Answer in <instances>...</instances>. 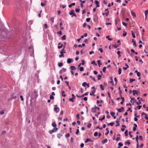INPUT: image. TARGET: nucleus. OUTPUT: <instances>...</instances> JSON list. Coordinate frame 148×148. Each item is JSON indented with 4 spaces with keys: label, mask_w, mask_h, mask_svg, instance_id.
<instances>
[{
    "label": "nucleus",
    "mask_w": 148,
    "mask_h": 148,
    "mask_svg": "<svg viewBox=\"0 0 148 148\" xmlns=\"http://www.w3.org/2000/svg\"><path fill=\"white\" fill-rule=\"evenodd\" d=\"M58 130V128L57 127H54L53 130H50L49 131V133L51 134L53 133L56 132Z\"/></svg>",
    "instance_id": "f257e3e1"
},
{
    "label": "nucleus",
    "mask_w": 148,
    "mask_h": 148,
    "mask_svg": "<svg viewBox=\"0 0 148 148\" xmlns=\"http://www.w3.org/2000/svg\"><path fill=\"white\" fill-rule=\"evenodd\" d=\"M74 10H71V12H69V14L70 15H72V17H73V16H75V17L76 16V14L74 13Z\"/></svg>",
    "instance_id": "f03ea898"
},
{
    "label": "nucleus",
    "mask_w": 148,
    "mask_h": 148,
    "mask_svg": "<svg viewBox=\"0 0 148 148\" xmlns=\"http://www.w3.org/2000/svg\"><path fill=\"white\" fill-rule=\"evenodd\" d=\"M54 111L56 113L60 111V109L59 108H58L56 105L54 106Z\"/></svg>",
    "instance_id": "7ed1b4c3"
},
{
    "label": "nucleus",
    "mask_w": 148,
    "mask_h": 148,
    "mask_svg": "<svg viewBox=\"0 0 148 148\" xmlns=\"http://www.w3.org/2000/svg\"><path fill=\"white\" fill-rule=\"evenodd\" d=\"M124 109V108L123 107H121V108H117L116 110L118 111V112H121L122 111H123Z\"/></svg>",
    "instance_id": "20e7f679"
},
{
    "label": "nucleus",
    "mask_w": 148,
    "mask_h": 148,
    "mask_svg": "<svg viewBox=\"0 0 148 148\" xmlns=\"http://www.w3.org/2000/svg\"><path fill=\"white\" fill-rule=\"evenodd\" d=\"M73 61V60L72 59L69 58L67 59V62L68 64H70Z\"/></svg>",
    "instance_id": "39448f33"
},
{
    "label": "nucleus",
    "mask_w": 148,
    "mask_h": 148,
    "mask_svg": "<svg viewBox=\"0 0 148 148\" xmlns=\"http://www.w3.org/2000/svg\"><path fill=\"white\" fill-rule=\"evenodd\" d=\"M95 92H96L95 89L92 90V91L91 92H90V95H93L94 96H95V95H94V94L95 93Z\"/></svg>",
    "instance_id": "423d86ee"
},
{
    "label": "nucleus",
    "mask_w": 148,
    "mask_h": 148,
    "mask_svg": "<svg viewBox=\"0 0 148 148\" xmlns=\"http://www.w3.org/2000/svg\"><path fill=\"white\" fill-rule=\"evenodd\" d=\"M96 111V109L95 108V106L94 107L92 108L91 109V112H92L94 113Z\"/></svg>",
    "instance_id": "0eeeda50"
},
{
    "label": "nucleus",
    "mask_w": 148,
    "mask_h": 148,
    "mask_svg": "<svg viewBox=\"0 0 148 148\" xmlns=\"http://www.w3.org/2000/svg\"><path fill=\"white\" fill-rule=\"evenodd\" d=\"M62 132H60L57 134V137L59 138H60L62 136Z\"/></svg>",
    "instance_id": "6e6552de"
},
{
    "label": "nucleus",
    "mask_w": 148,
    "mask_h": 148,
    "mask_svg": "<svg viewBox=\"0 0 148 148\" xmlns=\"http://www.w3.org/2000/svg\"><path fill=\"white\" fill-rule=\"evenodd\" d=\"M70 69H71V70H75L76 69V67H75V66H70Z\"/></svg>",
    "instance_id": "1a4fd4ad"
},
{
    "label": "nucleus",
    "mask_w": 148,
    "mask_h": 148,
    "mask_svg": "<svg viewBox=\"0 0 148 148\" xmlns=\"http://www.w3.org/2000/svg\"><path fill=\"white\" fill-rule=\"evenodd\" d=\"M131 14L132 15L135 17H136V14L134 12H132V11H131Z\"/></svg>",
    "instance_id": "9d476101"
},
{
    "label": "nucleus",
    "mask_w": 148,
    "mask_h": 148,
    "mask_svg": "<svg viewBox=\"0 0 148 148\" xmlns=\"http://www.w3.org/2000/svg\"><path fill=\"white\" fill-rule=\"evenodd\" d=\"M52 126L54 127H56L57 125L55 122H53L52 123Z\"/></svg>",
    "instance_id": "9b49d317"
},
{
    "label": "nucleus",
    "mask_w": 148,
    "mask_h": 148,
    "mask_svg": "<svg viewBox=\"0 0 148 148\" xmlns=\"http://www.w3.org/2000/svg\"><path fill=\"white\" fill-rule=\"evenodd\" d=\"M54 17H52L51 18L50 21L52 23H53L54 22Z\"/></svg>",
    "instance_id": "f8f14e48"
},
{
    "label": "nucleus",
    "mask_w": 148,
    "mask_h": 148,
    "mask_svg": "<svg viewBox=\"0 0 148 148\" xmlns=\"http://www.w3.org/2000/svg\"><path fill=\"white\" fill-rule=\"evenodd\" d=\"M132 92H133V94L134 95L135 94H137V91L136 90H133Z\"/></svg>",
    "instance_id": "ddd939ff"
},
{
    "label": "nucleus",
    "mask_w": 148,
    "mask_h": 148,
    "mask_svg": "<svg viewBox=\"0 0 148 148\" xmlns=\"http://www.w3.org/2000/svg\"><path fill=\"white\" fill-rule=\"evenodd\" d=\"M75 5V3H73L69 5V8H71L72 5L74 6Z\"/></svg>",
    "instance_id": "4468645a"
},
{
    "label": "nucleus",
    "mask_w": 148,
    "mask_h": 148,
    "mask_svg": "<svg viewBox=\"0 0 148 148\" xmlns=\"http://www.w3.org/2000/svg\"><path fill=\"white\" fill-rule=\"evenodd\" d=\"M108 142V140L107 138H105L102 141V143L103 144Z\"/></svg>",
    "instance_id": "2eb2a0df"
},
{
    "label": "nucleus",
    "mask_w": 148,
    "mask_h": 148,
    "mask_svg": "<svg viewBox=\"0 0 148 148\" xmlns=\"http://www.w3.org/2000/svg\"><path fill=\"white\" fill-rule=\"evenodd\" d=\"M62 95L63 97H65L66 96V95L64 94L65 92L64 91H62L61 92Z\"/></svg>",
    "instance_id": "dca6fc26"
},
{
    "label": "nucleus",
    "mask_w": 148,
    "mask_h": 148,
    "mask_svg": "<svg viewBox=\"0 0 148 148\" xmlns=\"http://www.w3.org/2000/svg\"><path fill=\"white\" fill-rule=\"evenodd\" d=\"M132 42H133V45H134L135 46H136V43L135 42V41H134V39H132Z\"/></svg>",
    "instance_id": "f3484780"
},
{
    "label": "nucleus",
    "mask_w": 148,
    "mask_h": 148,
    "mask_svg": "<svg viewBox=\"0 0 148 148\" xmlns=\"http://www.w3.org/2000/svg\"><path fill=\"white\" fill-rule=\"evenodd\" d=\"M121 68H119L118 70V73L119 75H120L121 73Z\"/></svg>",
    "instance_id": "a211bd4d"
},
{
    "label": "nucleus",
    "mask_w": 148,
    "mask_h": 148,
    "mask_svg": "<svg viewBox=\"0 0 148 148\" xmlns=\"http://www.w3.org/2000/svg\"><path fill=\"white\" fill-rule=\"evenodd\" d=\"M135 80L134 79H131L130 78V83H132L133 81H135Z\"/></svg>",
    "instance_id": "6ab92c4d"
},
{
    "label": "nucleus",
    "mask_w": 148,
    "mask_h": 148,
    "mask_svg": "<svg viewBox=\"0 0 148 148\" xmlns=\"http://www.w3.org/2000/svg\"><path fill=\"white\" fill-rule=\"evenodd\" d=\"M90 78L91 79H93L94 82H96V80L95 79V78L93 77L92 76H90Z\"/></svg>",
    "instance_id": "aec40b11"
},
{
    "label": "nucleus",
    "mask_w": 148,
    "mask_h": 148,
    "mask_svg": "<svg viewBox=\"0 0 148 148\" xmlns=\"http://www.w3.org/2000/svg\"><path fill=\"white\" fill-rule=\"evenodd\" d=\"M63 65V64L62 62H60L58 64V66L60 67H62Z\"/></svg>",
    "instance_id": "412c9836"
},
{
    "label": "nucleus",
    "mask_w": 148,
    "mask_h": 148,
    "mask_svg": "<svg viewBox=\"0 0 148 148\" xmlns=\"http://www.w3.org/2000/svg\"><path fill=\"white\" fill-rule=\"evenodd\" d=\"M74 98H70L69 99L70 101H71L72 102H73L74 101V99H75Z\"/></svg>",
    "instance_id": "4be33fe9"
},
{
    "label": "nucleus",
    "mask_w": 148,
    "mask_h": 148,
    "mask_svg": "<svg viewBox=\"0 0 148 148\" xmlns=\"http://www.w3.org/2000/svg\"><path fill=\"white\" fill-rule=\"evenodd\" d=\"M89 141H90L91 142L92 141V140H91L90 139L87 138L86 139V140L85 141V143H87Z\"/></svg>",
    "instance_id": "5701e85b"
},
{
    "label": "nucleus",
    "mask_w": 148,
    "mask_h": 148,
    "mask_svg": "<svg viewBox=\"0 0 148 148\" xmlns=\"http://www.w3.org/2000/svg\"><path fill=\"white\" fill-rule=\"evenodd\" d=\"M116 123H117V124L116 125V127L120 125V124L119 123V121L117 120L116 121Z\"/></svg>",
    "instance_id": "b1692460"
},
{
    "label": "nucleus",
    "mask_w": 148,
    "mask_h": 148,
    "mask_svg": "<svg viewBox=\"0 0 148 148\" xmlns=\"http://www.w3.org/2000/svg\"><path fill=\"white\" fill-rule=\"evenodd\" d=\"M133 100H134V102H136V100L135 99V98L134 97H133V98H132L131 99V100H130V102H132V101H133Z\"/></svg>",
    "instance_id": "393cba45"
},
{
    "label": "nucleus",
    "mask_w": 148,
    "mask_h": 148,
    "mask_svg": "<svg viewBox=\"0 0 148 148\" xmlns=\"http://www.w3.org/2000/svg\"><path fill=\"white\" fill-rule=\"evenodd\" d=\"M132 32V36L134 38H135L136 37L134 33L132 31H131Z\"/></svg>",
    "instance_id": "a878e982"
},
{
    "label": "nucleus",
    "mask_w": 148,
    "mask_h": 148,
    "mask_svg": "<svg viewBox=\"0 0 148 148\" xmlns=\"http://www.w3.org/2000/svg\"><path fill=\"white\" fill-rule=\"evenodd\" d=\"M88 92H86L85 94L82 95L81 97H83L85 95H88Z\"/></svg>",
    "instance_id": "bb28decb"
},
{
    "label": "nucleus",
    "mask_w": 148,
    "mask_h": 148,
    "mask_svg": "<svg viewBox=\"0 0 148 148\" xmlns=\"http://www.w3.org/2000/svg\"><path fill=\"white\" fill-rule=\"evenodd\" d=\"M148 14V9L145 11V16L147 17V15Z\"/></svg>",
    "instance_id": "cd10ccee"
},
{
    "label": "nucleus",
    "mask_w": 148,
    "mask_h": 148,
    "mask_svg": "<svg viewBox=\"0 0 148 148\" xmlns=\"http://www.w3.org/2000/svg\"><path fill=\"white\" fill-rule=\"evenodd\" d=\"M109 37L110 36H106V38L108 39V40H112V38H110Z\"/></svg>",
    "instance_id": "c85d7f7f"
},
{
    "label": "nucleus",
    "mask_w": 148,
    "mask_h": 148,
    "mask_svg": "<svg viewBox=\"0 0 148 148\" xmlns=\"http://www.w3.org/2000/svg\"><path fill=\"white\" fill-rule=\"evenodd\" d=\"M106 130L107 131V132L106 133H105V134H106V135H108V133H109V130H108V128H106Z\"/></svg>",
    "instance_id": "c756f323"
},
{
    "label": "nucleus",
    "mask_w": 148,
    "mask_h": 148,
    "mask_svg": "<svg viewBox=\"0 0 148 148\" xmlns=\"http://www.w3.org/2000/svg\"><path fill=\"white\" fill-rule=\"evenodd\" d=\"M125 145H130V143L129 141H127V142H125Z\"/></svg>",
    "instance_id": "7c9ffc66"
},
{
    "label": "nucleus",
    "mask_w": 148,
    "mask_h": 148,
    "mask_svg": "<svg viewBox=\"0 0 148 148\" xmlns=\"http://www.w3.org/2000/svg\"><path fill=\"white\" fill-rule=\"evenodd\" d=\"M87 85V83L86 82H84L82 84V86L84 87L86 86Z\"/></svg>",
    "instance_id": "2f4dec72"
},
{
    "label": "nucleus",
    "mask_w": 148,
    "mask_h": 148,
    "mask_svg": "<svg viewBox=\"0 0 148 148\" xmlns=\"http://www.w3.org/2000/svg\"><path fill=\"white\" fill-rule=\"evenodd\" d=\"M91 64H95V66H97V64L96 63L95 60L93 61L92 62Z\"/></svg>",
    "instance_id": "473e14b6"
},
{
    "label": "nucleus",
    "mask_w": 148,
    "mask_h": 148,
    "mask_svg": "<svg viewBox=\"0 0 148 148\" xmlns=\"http://www.w3.org/2000/svg\"><path fill=\"white\" fill-rule=\"evenodd\" d=\"M106 67L104 66L103 69V72L105 73L106 71Z\"/></svg>",
    "instance_id": "72a5a7b5"
},
{
    "label": "nucleus",
    "mask_w": 148,
    "mask_h": 148,
    "mask_svg": "<svg viewBox=\"0 0 148 148\" xmlns=\"http://www.w3.org/2000/svg\"><path fill=\"white\" fill-rule=\"evenodd\" d=\"M114 124V123L113 122L110 123L108 124V125H110L111 126H113Z\"/></svg>",
    "instance_id": "f704fd0d"
},
{
    "label": "nucleus",
    "mask_w": 148,
    "mask_h": 148,
    "mask_svg": "<svg viewBox=\"0 0 148 148\" xmlns=\"http://www.w3.org/2000/svg\"><path fill=\"white\" fill-rule=\"evenodd\" d=\"M62 40H65L66 39V35H63L62 37Z\"/></svg>",
    "instance_id": "c9c22d12"
},
{
    "label": "nucleus",
    "mask_w": 148,
    "mask_h": 148,
    "mask_svg": "<svg viewBox=\"0 0 148 148\" xmlns=\"http://www.w3.org/2000/svg\"><path fill=\"white\" fill-rule=\"evenodd\" d=\"M125 134L126 136H128V131L126 130L125 132Z\"/></svg>",
    "instance_id": "e433bc0d"
},
{
    "label": "nucleus",
    "mask_w": 148,
    "mask_h": 148,
    "mask_svg": "<svg viewBox=\"0 0 148 148\" xmlns=\"http://www.w3.org/2000/svg\"><path fill=\"white\" fill-rule=\"evenodd\" d=\"M98 51H100L101 53H102L103 51V49L101 48H99L98 49Z\"/></svg>",
    "instance_id": "4c0bfd02"
},
{
    "label": "nucleus",
    "mask_w": 148,
    "mask_h": 148,
    "mask_svg": "<svg viewBox=\"0 0 148 148\" xmlns=\"http://www.w3.org/2000/svg\"><path fill=\"white\" fill-rule=\"evenodd\" d=\"M105 119V115H103V117L102 118L99 119V120L100 121H102V120L104 119Z\"/></svg>",
    "instance_id": "58836bf2"
},
{
    "label": "nucleus",
    "mask_w": 148,
    "mask_h": 148,
    "mask_svg": "<svg viewBox=\"0 0 148 148\" xmlns=\"http://www.w3.org/2000/svg\"><path fill=\"white\" fill-rule=\"evenodd\" d=\"M120 51H118L117 52V54L118 55H119V56H118V58H119L120 56H121V55H120Z\"/></svg>",
    "instance_id": "ea45409f"
},
{
    "label": "nucleus",
    "mask_w": 148,
    "mask_h": 148,
    "mask_svg": "<svg viewBox=\"0 0 148 148\" xmlns=\"http://www.w3.org/2000/svg\"><path fill=\"white\" fill-rule=\"evenodd\" d=\"M63 46V45L61 44L60 46H58V48L59 49H61L62 47Z\"/></svg>",
    "instance_id": "a19ab883"
},
{
    "label": "nucleus",
    "mask_w": 148,
    "mask_h": 148,
    "mask_svg": "<svg viewBox=\"0 0 148 148\" xmlns=\"http://www.w3.org/2000/svg\"><path fill=\"white\" fill-rule=\"evenodd\" d=\"M91 125H92V124L91 123H89L87 126L88 127V128H90L91 127Z\"/></svg>",
    "instance_id": "79ce46f5"
},
{
    "label": "nucleus",
    "mask_w": 148,
    "mask_h": 148,
    "mask_svg": "<svg viewBox=\"0 0 148 148\" xmlns=\"http://www.w3.org/2000/svg\"><path fill=\"white\" fill-rule=\"evenodd\" d=\"M61 70L63 72H65L66 71V69L65 68H63Z\"/></svg>",
    "instance_id": "37998d69"
},
{
    "label": "nucleus",
    "mask_w": 148,
    "mask_h": 148,
    "mask_svg": "<svg viewBox=\"0 0 148 148\" xmlns=\"http://www.w3.org/2000/svg\"><path fill=\"white\" fill-rule=\"evenodd\" d=\"M79 70L80 71H82L84 70V68L83 67H81L80 68Z\"/></svg>",
    "instance_id": "c03bdc74"
},
{
    "label": "nucleus",
    "mask_w": 148,
    "mask_h": 148,
    "mask_svg": "<svg viewBox=\"0 0 148 148\" xmlns=\"http://www.w3.org/2000/svg\"><path fill=\"white\" fill-rule=\"evenodd\" d=\"M118 145L120 147H122L123 146V144L122 143L119 142L118 143Z\"/></svg>",
    "instance_id": "a18cd8bd"
},
{
    "label": "nucleus",
    "mask_w": 148,
    "mask_h": 148,
    "mask_svg": "<svg viewBox=\"0 0 148 148\" xmlns=\"http://www.w3.org/2000/svg\"><path fill=\"white\" fill-rule=\"evenodd\" d=\"M98 134V132H95V133L94 134V136H97Z\"/></svg>",
    "instance_id": "49530a36"
},
{
    "label": "nucleus",
    "mask_w": 148,
    "mask_h": 148,
    "mask_svg": "<svg viewBox=\"0 0 148 148\" xmlns=\"http://www.w3.org/2000/svg\"><path fill=\"white\" fill-rule=\"evenodd\" d=\"M115 114V113L113 112H111L110 113V114L112 116H113Z\"/></svg>",
    "instance_id": "de8ad7c7"
},
{
    "label": "nucleus",
    "mask_w": 148,
    "mask_h": 148,
    "mask_svg": "<svg viewBox=\"0 0 148 148\" xmlns=\"http://www.w3.org/2000/svg\"><path fill=\"white\" fill-rule=\"evenodd\" d=\"M90 18H88L86 19V21L87 22H89L90 21Z\"/></svg>",
    "instance_id": "09e8293b"
},
{
    "label": "nucleus",
    "mask_w": 148,
    "mask_h": 148,
    "mask_svg": "<svg viewBox=\"0 0 148 148\" xmlns=\"http://www.w3.org/2000/svg\"><path fill=\"white\" fill-rule=\"evenodd\" d=\"M80 10V9H79L76 8L75 9V11L76 12H79Z\"/></svg>",
    "instance_id": "8fccbe9b"
},
{
    "label": "nucleus",
    "mask_w": 148,
    "mask_h": 148,
    "mask_svg": "<svg viewBox=\"0 0 148 148\" xmlns=\"http://www.w3.org/2000/svg\"><path fill=\"white\" fill-rule=\"evenodd\" d=\"M71 142V143H73V137H71L70 140Z\"/></svg>",
    "instance_id": "3c124183"
},
{
    "label": "nucleus",
    "mask_w": 148,
    "mask_h": 148,
    "mask_svg": "<svg viewBox=\"0 0 148 148\" xmlns=\"http://www.w3.org/2000/svg\"><path fill=\"white\" fill-rule=\"evenodd\" d=\"M70 134H69V133H67V134H66L65 135V136L66 137V138H68L70 136Z\"/></svg>",
    "instance_id": "603ef678"
},
{
    "label": "nucleus",
    "mask_w": 148,
    "mask_h": 148,
    "mask_svg": "<svg viewBox=\"0 0 148 148\" xmlns=\"http://www.w3.org/2000/svg\"><path fill=\"white\" fill-rule=\"evenodd\" d=\"M76 117L77 119L79 120V114H77L76 115Z\"/></svg>",
    "instance_id": "864d4df0"
},
{
    "label": "nucleus",
    "mask_w": 148,
    "mask_h": 148,
    "mask_svg": "<svg viewBox=\"0 0 148 148\" xmlns=\"http://www.w3.org/2000/svg\"><path fill=\"white\" fill-rule=\"evenodd\" d=\"M135 139H136V141L137 142V143H138V136H136V137L135 138Z\"/></svg>",
    "instance_id": "5fc2aeb1"
},
{
    "label": "nucleus",
    "mask_w": 148,
    "mask_h": 148,
    "mask_svg": "<svg viewBox=\"0 0 148 148\" xmlns=\"http://www.w3.org/2000/svg\"><path fill=\"white\" fill-rule=\"evenodd\" d=\"M97 63H98V64H99V66H100L101 61L100 60H98L97 61Z\"/></svg>",
    "instance_id": "6e6d98bb"
},
{
    "label": "nucleus",
    "mask_w": 148,
    "mask_h": 148,
    "mask_svg": "<svg viewBox=\"0 0 148 148\" xmlns=\"http://www.w3.org/2000/svg\"><path fill=\"white\" fill-rule=\"evenodd\" d=\"M95 3L96 4V5H97V4H99V2L97 1V0H95Z\"/></svg>",
    "instance_id": "4d7b16f0"
},
{
    "label": "nucleus",
    "mask_w": 148,
    "mask_h": 148,
    "mask_svg": "<svg viewBox=\"0 0 148 148\" xmlns=\"http://www.w3.org/2000/svg\"><path fill=\"white\" fill-rule=\"evenodd\" d=\"M137 75L139 77H140V73L139 72H138L137 73Z\"/></svg>",
    "instance_id": "13d9d810"
},
{
    "label": "nucleus",
    "mask_w": 148,
    "mask_h": 148,
    "mask_svg": "<svg viewBox=\"0 0 148 148\" xmlns=\"http://www.w3.org/2000/svg\"><path fill=\"white\" fill-rule=\"evenodd\" d=\"M123 25L125 27L127 26V24L126 23H125L124 22H122V23Z\"/></svg>",
    "instance_id": "bf43d9fd"
},
{
    "label": "nucleus",
    "mask_w": 148,
    "mask_h": 148,
    "mask_svg": "<svg viewBox=\"0 0 148 148\" xmlns=\"http://www.w3.org/2000/svg\"><path fill=\"white\" fill-rule=\"evenodd\" d=\"M79 130L78 129H77V130H76V132L75 133V134L77 135L78 134V133H79Z\"/></svg>",
    "instance_id": "052dcab7"
},
{
    "label": "nucleus",
    "mask_w": 148,
    "mask_h": 148,
    "mask_svg": "<svg viewBox=\"0 0 148 148\" xmlns=\"http://www.w3.org/2000/svg\"><path fill=\"white\" fill-rule=\"evenodd\" d=\"M100 86L102 90H104V88L103 87L102 84L100 85Z\"/></svg>",
    "instance_id": "680f3d73"
},
{
    "label": "nucleus",
    "mask_w": 148,
    "mask_h": 148,
    "mask_svg": "<svg viewBox=\"0 0 148 148\" xmlns=\"http://www.w3.org/2000/svg\"><path fill=\"white\" fill-rule=\"evenodd\" d=\"M50 99H53L54 97L52 95H51L50 96Z\"/></svg>",
    "instance_id": "e2e57ef3"
},
{
    "label": "nucleus",
    "mask_w": 148,
    "mask_h": 148,
    "mask_svg": "<svg viewBox=\"0 0 148 148\" xmlns=\"http://www.w3.org/2000/svg\"><path fill=\"white\" fill-rule=\"evenodd\" d=\"M79 1L81 2V3H84L86 2V1H82V0H79Z\"/></svg>",
    "instance_id": "0e129e2a"
},
{
    "label": "nucleus",
    "mask_w": 148,
    "mask_h": 148,
    "mask_svg": "<svg viewBox=\"0 0 148 148\" xmlns=\"http://www.w3.org/2000/svg\"><path fill=\"white\" fill-rule=\"evenodd\" d=\"M4 111H0V114L3 115L4 114Z\"/></svg>",
    "instance_id": "69168bd1"
},
{
    "label": "nucleus",
    "mask_w": 148,
    "mask_h": 148,
    "mask_svg": "<svg viewBox=\"0 0 148 148\" xmlns=\"http://www.w3.org/2000/svg\"><path fill=\"white\" fill-rule=\"evenodd\" d=\"M103 3L106 5L107 4V2L105 0H103Z\"/></svg>",
    "instance_id": "338daca9"
},
{
    "label": "nucleus",
    "mask_w": 148,
    "mask_h": 148,
    "mask_svg": "<svg viewBox=\"0 0 148 148\" xmlns=\"http://www.w3.org/2000/svg\"><path fill=\"white\" fill-rule=\"evenodd\" d=\"M120 137H117L116 138V141H118L119 140H120Z\"/></svg>",
    "instance_id": "774afa93"
}]
</instances>
